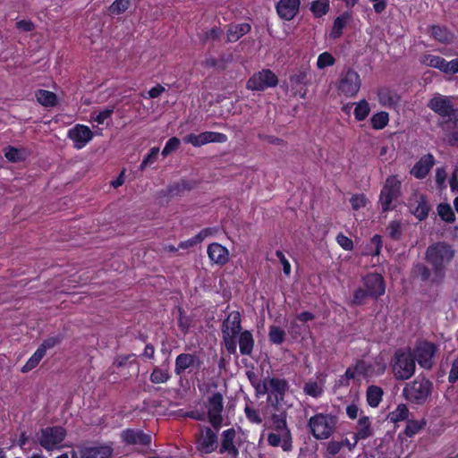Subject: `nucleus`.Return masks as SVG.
<instances>
[{"instance_id":"1","label":"nucleus","mask_w":458,"mask_h":458,"mask_svg":"<svg viewBox=\"0 0 458 458\" xmlns=\"http://www.w3.org/2000/svg\"><path fill=\"white\" fill-rule=\"evenodd\" d=\"M454 247L445 242L430 244L425 251L426 262L434 269L437 278H445V272L454 259Z\"/></svg>"},{"instance_id":"2","label":"nucleus","mask_w":458,"mask_h":458,"mask_svg":"<svg viewBox=\"0 0 458 458\" xmlns=\"http://www.w3.org/2000/svg\"><path fill=\"white\" fill-rule=\"evenodd\" d=\"M240 312L233 310L228 314L222 324L221 332L223 343L229 354H236L237 337L242 332Z\"/></svg>"},{"instance_id":"3","label":"nucleus","mask_w":458,"mask_h":458,"mask_svg":"<svg viewBox=\"0 0 458 458\" xmlns=\"http://www.w3.org/2000/svg\"><path fill=\"white\" fill-rule=\"evenodd\" d=\"M386 362L381 356L375 357L372 360H360L354 366L349 367L345 371L348 379H353L356 376H362L366 378L378 377L386 371Z\"/></svg>"},{"instance_id":"4","label":"nucleus","mask_w":458,"mask_h":458,"mask_svg":"<svg viewBox=\"0 0 458 458\" xmlns=\"http://www.w3.org/2000/svg\"><path fill=\"white\" fill-rule=\"evenodd\" d=\"M336 424V416L323 412L315 414L308 421L310 433L318 440L329 438L334 434Z\"/></svg>"},{"instance_id":"5","label":"nucleus","mask_w":458,"mask_h":458,"mask_svg":"<svg viewBox=\"0 0 458 458\" xmlns=\"http://www.w3.org/2000/svg\"><path fill=\"white\" fill-rule=\"evenodd\" d=\"M66 437V430L61 426L46 427L36 435L37 442L47 451L60 449Z\"/></svg>"},{"instance_id":"6","label":"nucleus","mask_w":458,"mask_h":458,"mask_svg":"<svg viewBox=\"0 0 458 458\" xmlns=\"http://www.w3.org/2000/svg\"><path fill=\"white\" fill-rule=\"evenodd\" d=\"M416 365L412 354L410 352L398 350L394 353L392 370L395 379L406 380L411 377L415 372Z\"/></svg>"},{"instance_id":"7","label":"nucleus","mask_w":458,"mask_h":458,"mask_svg":"<svg viewBox=\"0 0 458 458\" xmlns=\"http://www.w3.org/2000/svg\"><path fill=\"white\" fill-rule=\"evenodd\" d=\"M401 193V182L397 176L392 175L386 178L379 196V204L382 212H387L395 208V201Z\"/></svg>"},{"instance_id":"8","label":"nucleus","mask_w":458,"mask_h":458,"mask_svg":"<svg viewBox=\"0 0 458 458\" xmlns=\"http://www.w3.org/2000/svg\"><path fill=\"white\" fill-rule=\"evenodd\" d=\"M431 388L432 383L429 380L425 377H417L404 386L403 394L408 401L420 404L428 399Z\"/></svg>"},{"instance_id":"9","label":"nucleus","mask_w":458,"mask_h":458,"mask_svg":"<svg viewBox=\"0 0 458 458\" xmlns=\"http://www.w3.org/2000/svg\"><path fill=\"white\" fill-rule=\"evenodd\" d=\"M279 81L277 76L269 69H263L254 72L246 83V88L252 91H264L268 88L277 86Z\"/></svg>"},{"instance_id":"10","label":"nucleus","mask_w":458,"mask_h":458,"mask_svg":"<svg viewBox=\"0 0 458 458\" xmlns=\"http://www.w3.org/2000/svg\"><path fill=\"white\" fill-rule=\"evenodd\" d=\"M224 398L221 393L216 392L208 397L205 403L209 423L218 430L223 423L222 412L224 410Z\"/></svg>"},{"instance_id":"11","label":"nucleus","mask_w":458,"mask_h":458,"mask_svg":"<svg viewBox=\"0 0 458 458\" xmlns=\"http://www.w3.org/2000/svg\"><path fill=\"white\" fill-rule=\"evenodd\" d=\"M360 85L361 80L359 73L349 68L342 72L337 89L341 94L346 97H354L359 92Z\"/></svg>"},{"instance_id":"12","label":"nucleus","mask_w":458,"mask_h":458,"mask_svg":"<svg viewBox=\"0 0 458 458\" xmlns=\"http://www.w3.org/2000/svg\"><path fill=\"white\" fill-rule=\"evenodd\" d=\"M437 351V347L436 344L428 341H419L415 345L412 356L421 368L430 369L434 365Z\"/></svg>"},{"instance_id":"13","label":"nucleus","mask_w":458,"mask_h":458,"mask_svg":"<svg viewBox=\"0 0 458 458\" xmlns=\"http://www.w3.org/2000/svg\"><path fill=\"white\" fill-rule=\"evenodd\" d=\"M428 106L442 117L453 120L458 116V110L454 107L450 98L436 94L428 102Z\"/></svg>"},{"instance_id":"14","label":"nucleus","mask_w":458,"mask_h":458,"mask_svg":"<svg viewBox=\"0 0 458 458\" xmlns=\"http://www.w3.org/2000/svg\"><path fill=\"white\" fill-rule=\"evenodd\" d=\"M217 447L218 438L216 433L208 427H200L199 434L196 439L197 450L203 454H208L216 451Z\"/></svg>"},{"instance_id":"15","label":"nucleus","mask_w":458,"mask_h":458,"mask_svg":"<svg viewBox=\"0 0 458 458\" xmlns=\"http://www.w3.org/2000/svg\"><path fill=\"white\" fill-rule=\"evenodd\" d=\"M287 413L285 411H279L271 415V428L279 433H282L284 444L282 447L284 451L290 450L291 447V432L287 426Z\"/></svg>"},{"instance_id":"16","label":"nucleus","mask_w":458,"mask_h":458,"mask_svg":"<svg viewBox=\"0 0 458 458\" xmlns=\"http://www.w3.org/2000/svg\"><path fill=\"white\" fill-rule=\"evenodd\" d=\"M183 140L194 147H200L210 142L224 143L227 140V136L220 132L205 131L199 134H189L183 139Z\"/></svg>"},{"instance_id":"17","label":"nucleus","mask_w":458,"mask_h":458,"mask_svg":"<svg viewBox=\"0 0 458 458\" xmlns=\"http://www.w3.org/2000/svg\"><path fill=\"white\" fill-rule=\"evenodd\" d=\"M67 135L77 149L84 148L93 138L92 131L83 124H76L68 131Z\"/></svg>"},{"instance_id":"18","label":"nucleus","mask_w":458,"mask_h":458,"mask_svg":"<svg viewBox=\"0 0 458 458\" xmlns=\"http://www.w3.org/2000/svg\"><path fill=\"white\" fill-rule=\"evenodd\" d=\"M268 400H271V398L274 397V400L271 401L272 405L278 406L280 403L284 401V395L289 387L288 383L284 378L268 377Z\"/></svg>"},{"instance_id":"19","label":"nucleus","mask_w":458,"mask_h":458,"mask_svg":"<svg viewBox=\"0 0 458 458\" xmlns=\"http://www.w3.org/2000/svg\"><path fill=\"white\" fill-rule=\"evenodd\" d=\"M411 275L414 279L431 284H440L444 280V278H437L434 274V269L432 267L429 268L421 262H417L412 266Z\"/></svg>"},{"instance_id":"20","label":"nucleus","mask_w":458,"mask_h":458,"mask_svg":"<svg viewBox=\"0 0 458 458\" xmlns=\"http://www.w3.org/2000/svg\"><path fill=\"white\" fill-rule=\"evenodd\" d=\"M411 212L419 219L424 220L428 214L429 206L426 197L420 193H413L408 201Z\"/></svg>"},{"instance_id":"21","label":"nucleus","mask_w":458,"mask_h":458,"mask_svg":"<svg viewBox=\"0 0 458 458\" xmlns=\"http://www.w3.org/2000/svg\"><path fill=\"white\" fill-rule=\"evenodd\" d=\"M235 437L236 431L233 428L223 431L219 447V453L221 454H226L232 458H236L238 456L239 450L234 444Z\"/></svg>"},{"instance_id":"22","label":"nucleus","mask_w":458,"mask_h":458,"mask_svg":"<svg viewBox=\"0 0 458 458\" xmlns=\"http://www.w3.org/2000/svg\"><path fill=\"white\" fill-rule=\"evenodd\" d=\"M364 286L369 296L378 297L385 293V284L383 277L377 274L371 273L363 278Z\"/></svg>"},{"instance_id":"23","label":"nucleus","mask_w":458,"mask_h":458,"mask_svg":"<svg viewBox=\"0 0 458 458\" xmlns=\"http://www.w3.org/2000/svg\"><path fill=\"white\" fill-rule=\"evenodd\" d=\"M201 365V360L194 353H181L175 359L174 372L176 375L182 374L187 369L197 368Z\"/></svg>"},{"instance_id":"24","label":"nucleus","mask_w":458,"mask_h":458,"mask_svg":"<svg viewBox=\"0 0 458 458\" xmlns=\"http://www.w3.org/2000/svg\"><path fill=\"white\" fill-rule=\"evenodd\" d=\"M440 125L444 131V141L450 147L458 148V115Z\"/></svg>"},{"instance_id":"25","label":"nucleus","mask_w":458,"mask_h":458,"mask_svg":"<svg viewBox=\"0 0 458 458\" xmlns=\"http://www.w3.org/2000/svg\"><path fill=\"white\" fill-rule=\"evenodd\" d=\"M301 0H279L276 4L278 15L285 20L292 21L299 12Z\"/></svg>"},{"instance_id":"26","label":"nucleus","mask_w":458,"mask_h":458,"mask_svg":"<svg viewBox=\"0 0 458 458\" xmlns=\"http://www.w3.org/2000/svg\"><path fill=\"white\" fill-rule=\"evenodd\" d=\"M122 439L128 445H140L148 446L151 443L150 435L145 434L143 431L139 429L128 428L122 432Z\"/></svg>"},{"instance_id":"27","label":"nucleus","mask_w":458,"mask_h":458,"mask_svg":"<svg viewBox=\"0 0 458 458\" xmlns=\"http://www.w3.org/2000/svg\"><path fill=\"white\" fill-rule=\"evenodd\" d=\"M208 255L210 260L219 266H224L229 260V250L217 242L208 246Z\"/></svg>"},{"instance_id":"28","label":"nucleus","mask_w":458,"mask_h":458,"mask_svg":"<svg viewBox=\"0 0 458 458\" xmlns=\"http://www.w3.org/2000/svg\"><path fill=\"white\" fill-rule=\"evenodd\" d=\"M435 164V158L432 154H427L414 165L411 174L418 179L425 178Z\"/></svg>"},{"instance_id":"29","label":"nucleus","mask_w":458,"mask_h":458,"mask_svg":"<svg viewBox=\"0 0 458 458\" xmlns=\"http://www.w3.org/2000/svg\"><path fill=\"white\" fill-rule=\"evenodd\" d=\"M112 448L108 445L85 446L81 449V458H109Z\"/></svg>"},{"instance_id":"30","label":"nucleus","mask_w":458,"mask_h":458,"mask_svg":"<svg viewBox=\"0 0 458 458\" xmlns=\"http://www.w3.org/2000/svg\"><path fill=\"white\" fill-rule=\"evenodd\" d=\"M351 19L352 14L348 12H344L341 15L337 16L334 21L329 38L332 39L339 38L343 34L344 27L351 21Z\"/></svg>"},{"instance_id":"31","label":"nucleus","mask_w":458,"mask_h":458,"mask_svg":"<svg viewBox=\"0 0 458 458\" xmlns=\"http://www.w3.org/2000/svg\"><path fill=\"white\" fill-rule=\"evenodd\" d=\"M377 97L379 103L388 108H394L400 102V96L388 89L378 90Z\"/></svg>"},{"instance_id":"32","label":"nucleus","mask_w":458,"mask_h":458,"mask_svg":"<svg viewBox=\"0 0 458 458\" xmlns=\"http://www.w3.org/2000/svg\"><path fill=\"white\" fill-rule=\"evenodd\" d=\"M373 435V428L371 427V421L369 417L360 415L356 428L354 436L356 439H366Z\"/></svg>"},{"instance_id":"33","label":"nucleus","mask_w":458,"mask_h":458,"mask_svg":"<svg viewBox=\"0 0 458 458\" xmlns=\"http://www.w3.org/2000/svg\"><path fill=\"white\" fill-rule=\"evenodd\" d=\"M239 349L242 355L250 356L254 347V339L252 334L249 330L242 331L238 335Z\"/></svg>"},{"instance_id":"34","label":"nucleus","mask_w":458,"mask_h":458,"mask_svg":"<svg viewBox=\"0 0 458 458\" xmlns=\"http://www.w3.org/2000/svg\"><path fill=\"white\" fill-rule=\"evenodd\" d=\"M250 30L249 23L233 24L227 30V40L235 42Z\"/></svg>"},{"instance_id":"35","label":"nucleus","mask_w":458,"mask_h":458,"mask_svg":"<svg viewBox=\"0 0 458 458\" xmlns=\"http://www.w3.org/2000/svg\"><path fill=\"white\" fill-rule=\"evenodd\" d=\"M37 101L46 107H53L57 104L56 95L46 89H38L35 92Z\"/></svg>"},{"instance_id":"36","label":"nucleus","mask_w":458,"mask_h":458,"mask_svg":"<svg viewBox=\"0 0 458 458\" xmlns=\"http://www.w3.org/2000/svg\"><path fill=\"white\" fill-rule=\"evenodd\" d=\"M431 36L442 43H448L453 39V34L445 27L433 25L429 28Z\"/></svg>"},{"instance_id":"37","label":"nucleus","mask_w":458,"mask_h":458,"mask_svg":"<svg viewBox=\"0 0 458 458\" xmlns=\"http://www.w3.org/2000/svg\"><path fill=\"white\" fill-rule=\"evenodd\" d=\"M193 188V183L185 180L177 182L167 188V194L171 197L179 196Z\"/></svg>"},{"instance_id":"38","label":"nucleus","mask_w":458,"mask_h":458,"mask_svg":"<svg viewBox=\"0 0 458 458\" xmlns=\"http://www.w3.org/2000/svg\"><path fill=\"white\" fill-rule=\"evenodd\" d=\"M366 396L369 406L377 407L382 400L383 390L379 386H370L367 389Z\"/></svg>"},{"instance_id":"39","label":"nucleus","mask_w":458,"mask_h":458,"mask_svg":"<svg viewBox=\"0 0 458 458\" xmlns=\"http://www.w3.org/2000/svg\"><path fill=\"white\" fill-rule=\"evenodd\" d=\"M420 62L428 67L438 69L443 72L446 60L438 55H425L421 57Z\"/></svg>"},{"instance_id":"40","label":"nucleus","mask_w":458,"mask_h":458,"mask_svg":"<svg viewBox=\"0 0 458 458\" xmlns=\"http://www.w3.org/2000/svg\"><path fill=\"white\" fill-rule=\"evenodd\" d=\"M310 11L315 17H322L329 11V0H316L311 3Z\"/></svg>"},{"instance_id":"41","label":"nucleus","mask_w":458,"mask_h":458,"mask_svg":"<svg viewBox=\"0 0 458 458\" xmlns=\"http://www.w3.org/2000/svg\"><path fill=\"white\" fill-rule=\"evenodd\" d=\"M286 333L284 329L276 326H270L268 331V339L274 344H281L284 343Z\"/></svg>"},{"instance_id":"42","label":"nucleus","mask_w":458,"mask_h":458,"mask_svg":"<svg viewBox=\"0 0 458 458\" xmlns=\"http://www.w3.org/2000/svg\"><path fill=\"white\" fill-rule=\"evenodd\" d=\"M149 379L154 384L166 383L170 379V374L167 369L156 367L150 374Z\"/></svg>"},{"instance_id":"43","label":"nucleus","mask_w":458,"mask_h":458,"mask_svg":"<svg viewBox=\"0 0 458 458\" xmlns=\"http://www.w3.org/2000/svg\"><path fill=\"white\" fill-rule=\"evenodd\" d=\"M389 121L388 114L386 112H379L372 115L370 123L373 129L381 130L385 128Z\"/></svg>"},{"instance_id":"44","label":"nucleus","mask_w":458,"mask_h":458,"mask_svg":"<svg viewBox=\"0 0 458 458\" xmlns=\"http://www.w3.org/2000/svg\"><path fill=\"white\" fill-rule=\"evenodd\" d=\"M437 213L441 219L446 223H453L455 220L454 213L449 204L440 203L437 206Z\"/></svg>"},{"instance_id":"45","label":"nucleus","mask_w":458,"mask_h":458,"mask_svg":"<svg viewBox=\"0 0 458 458\" xmlns=\"http://www.w3.org/2000/svg\"><path fill=\"white\" fill-rule=\"evenodd\" d=\"M370 107L369 103L363 99L357 103L354 109V116L357 121H363L369 114Z\"/></svg>"},{"instance_id":"46","label":"nucleus","mask_w":458,"mask_h":458,"mask_svg":"<svg viewBox=\"0 0 458 458\" xmlns=\"http://www.w3.org/2000/svg\"><path fill=\"white\" fill-rule=\"evenodd\" d=\"M130 6V0H114L109 6L108 12L112 15L123 13Z\"/></svg>"},{"instance_id":"47","label":"nucleus","mask_w":458,"mask_h":458,"mask_svg":"<svg viewBox=\"0 0 458 458\" xmlns=\"http://www.w3.org/2000/svg\"><path fill=\"white\" fill-rule=\"evenodd\" d=\"M44 356L45 355L42 353V350L37 349L33 355L28 360V361L22 367L21 371L23 373H26L36 368Z\"/></svg>"},{"instance_id":"48","label":"nucleus","mask_w":458,"mask_h":458,"mask_svg":"<svg viewBox=\"0 0 458 458\" xmlns=\"http://www.w3.org/2000/svg\"><path fill=\"white\" fill-rule=\"evenodd\" d=\"M335 64V58L329 52H323L317 60V67L323 70L326 67L333 66Z\"/></svg>"},{"instance_id":"49","label":"nucleus","mask_w":458,"mask_h":458,"mask_svg":"<svg viewBox=\"0 0 458 458\" xmlns=\"http://www.w3.org/2000/svg\"><path fill=\"white\" fill-rule=\"evenodd\" d=\"M4 157L9 161L16 163L24 159V153L21 149L9 146L4 148Z\"/></svg>"},{"instance_id":"50","label":"nucleus","mask_w":458,"mask_h":458,"mask_svg":"<svg viewBox=\"0 0 458 458\" xmlns=\"http://www.w3.org/2000/svg\"><path fill=\"white\" fill-rule=\"evenodd\" d=\"M409 410L405 404H399L396 409L390 413V419L394 422L404 420L408 418Z\"/></svg>"},{"instance_id":"51","label":"nucleus","mask_w":458,"mask_h":458,"mask_svg":"<svg viewBox=\"0 0 458 458\" xmlns=\"http://www.w3.org/2000/svg\"><path fill=\"white\" fill-rule=\"evenodd\" d=\"M244 413L246 415V418L248 420L254 424H261L262 423V418L258 410L253 408L250 404H246L244 408Z\"/></svg>"},{"instance_id":"52","label":"nucleus","mask_w":458,"mask_h":458,"mask_svg":"<svg viewBox=\"0 0 458 458\" xmlns=\"http://www.w3.org/2000/svg\"><path fill=\"white\" fill-rule=\"evenodd\" d=\"M303 391L312 397H318L323 393V388L316 381H309L305 384Z\"/></svg>"},{"instance_id":"53","label":"nucleus","mask_w":458,"mask_h":458,"mask_svg":"<svg viewBox=\"0 0 458 458\" xmlns=\"http://www.w3.org/2000/svg\"><path fill=\"white\" fill-rule=\"evenodd\" d=\"M159 153V148L154 147L150 149L149 153L145 156L143 158L141 164H140V170H144L147 166L152 165L156 162L157 155Z\"/></svg>"},{"instance_id":"54","label":"nucleus","mask_w":458,"mask_h":458,"mask_svg":"<svg viewBox=\"0 0 458 458\" xmlns=\"http://www.w3.org/2000/svg\"><path fill=\"white\" fill-rule=\"evenodd\" d=\"M424 423L419 420H409L405 428V433L408 437L416 435L422 428Z\"/></svg>"},{"instance_id":"55","label":"nucleus","mask_w":458,"mask_h":458,"mask_svg":"<svg viewBox=\"0 0 458 458\" xmlns=\"http://www.w3.org/2000/svg\"><path fill=\"white\" fill-rule=\"evenodd\" d=\"M61 342L60 336H51L43 341L38 346V350H42V353L46 355L47 350L55 347Z\"/></svg>"},{"instance_id":"56","label":"nucleus","mask_w":458,"mask_h":458,"mask_svg":"<svg viewBox=\"0 0 458 458\" xmlns=\"http://www.w3.org/2000/svg\"><path fill=\"white\" fill-rule=\"evenodd\" d=\"M252 386H254L256 393L258 395H264L268 394L269 386H268V377L264 380H255L252 381Z\"/></svg>"},{"instance_id":"57","label":"nucleus","mask_w":458,"mask_h":458,"mask_svg":"<svg viewBox=\"0 0 458 458\" xmlns=\"http://www.w3.org/2000/svg\"><path fill=\"white\" fill-rule=\"evenodd\" d=\"M180 143H181L180 140L176 137H173V138L169 139L167 140V142L165 143V148L162 150V155L164 157H166L171 152L176 150L179 148Z\"/></svg>"},{"instance_id":"58","label":"nucleus","mask_w":458,"mask_h":458,"mask_svg":"<svg viewBox=\"0 0 458 458\" xmlns=\"http://www.w3.org/2000/svg\"><path fill=\"white\" fill-rule=\"evenodd\" d=\"M387 233L391 238L399 239L402 234L401 224L398 221H392L387 226Z\"/></svg>"},{"instance_id":"59","label":"nucleus","mask_w":458,"mask_h":458,"mask_svg":"<svg viewBox=\"0 0 458 458\" xmlns=\"http://www.w3.org/2000/svg\"><path fill=\"white\" fill-rule=\"evenodd\" d=\"M221 34V29L218 27H214L203 34V36L201 37V40L203 42H208L209 40H216L220 38Z\"/></svg>"},{"instance_id":"60","label":"nucleus","mask_w":458,"mask_h":458,"mask_svg":"<svg viewBox=\"0 0 458 458\" xmlns=\"http://www.w3.org/2000/svg\"><path fill=\"white\" fill-rule=\"evenodd\" d=\"M114 113V108H106L98 114L95 116H92V119L97 122L98 124H103L105 121L109 118Z\"/></svg>"},{"instance_id":"61","label":"nucleus","mask_w":458,"mask_h":458,"mask_svg":"<svg viewBox=\"0 0 458 458\" xmlns=\"http://www.w3.org/2000/svg\"><path fill=\"white\" fill-rule=\"evenodd\" d=\"M336 242L345 250H352L353 249L352 241L344 233H339L336 236Z\"/></svg>"},{"instance_id":"62","label":"nucleus","mask_w":458,"mask_h":458,"mask_svg":"<svg viewBox=\"0 0 458 458\" xmlns=\"http://www.w3.org/2000/svg\"><path fill=\"white\" fill-rule=\"evenodd\" d=\"M307 72L306 70L298 71L296 73L290 76V82L292 85L303 84L306 81Z\"/></svg>"},{"instance_id":"63","label":"nucleus","mask_w":458,"mask_h":458,"mask_svg":"<svg viewBox=\"0 0 458 458\" xmlns=\"http://www.w3.org/2000/svg\"><path fill=\"white\" fill-rule=\"evenodd\" d=\"M350 202L352 204V208L358 210L360 208L365 207L366 198L363 194H356L351 198Z\"/></svg>"},{"instance_id":"64","label":"nucleus","mask_w":458,"mask_h":458,"mask_svg":"<svg viewBox=\"0 0 458 458\" xmlns=\"http://www.w3.org/2000/svg\"><path fill=\"white\" fill-rule=\"evenodd\" d=\"M443 72L446 73V74L457 73L458 72V58L453 59L451 61H446Z\"/></svg>"}]
</instances>
